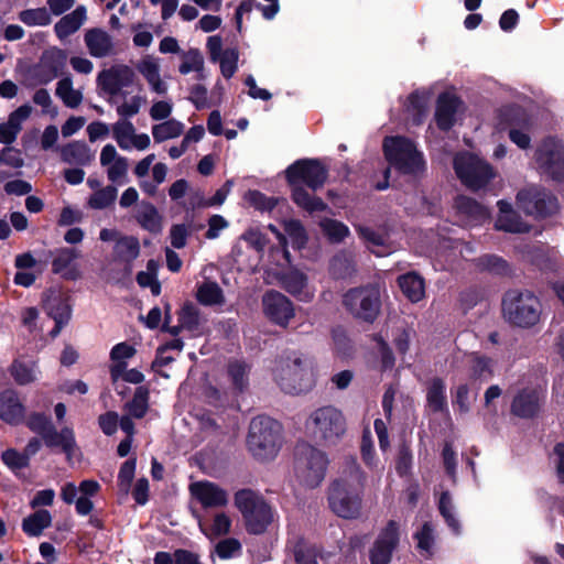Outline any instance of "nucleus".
<instances>
[{
	"instance_id": "1a4fd4ad",
	"label": "nucleus",
	"mask_w": 564,
	"mask_h": 564,
	"mask_svg": "<svg viewBox=\"0 0 564 564\" xmlns=\"http://www.w3.org/2000/svg\"><path fill=\"white\" fill-rule=\"evenodd\" d=\"M386 159L402 174L417 175L424 170L422 154L403 137H390L383 141Z\"/></svg>"
},
{
	"instance_id": "72a5a7b5",
	"label": "nucleus",
	"mask_w": 564,
	"mask_h": 564,
	"mask_svg": "<svg viewBox=\"0 0 564 564\" xmlns=\"http://www.w3.org/2000/svg\"><path fill=\"white\" fill-rule=\"evenodd\" d=\"M399 286L402 293L412 303L420 302L425 295V283L421 275L415 272H410L401 275L398 279Z\"/></svg>"
},
{
	"instance_id": "338daca9",
	"label": "nucleus",
	"mask_w": 564,
	"mask_h": 564,
	"mask_svg": "<svg viewBox=\"0 0 564 564\" xmlns=\"http://www.w3.org/2000/svg\"><path fill=\"white\" fill-rule=\"evenodd\" d=\"M248 202L258 209L271 210L278 203L274 197H268L258 191H250L247 194Z\"/></svg>"
},
{
	"instance_id": "f8f14e48",
	"label": "nucleus",
	"mask_w": 564,
	"mask_h": 564,
	"mask_svg": "<svg viewBox=\"0 0 564 564\" xmlns=\"http://www.w3.org/2000/svg\"><path fill=\"white\" fill-rule=\"evenodd\" d=\"M67 65L66 51L53 46L45 50L39 63L32 69V77L37 85H47L64 74Z\"/></svg>"
},
{
	"instance_id": "473e14b6",
	"label": "nucleus",
	"mask_w": 564,
	"mask_h": 564,
	"mask_svg": "<svg viewBox=\"0 0 564 564\" xmlns=\"http://www.w3.org/2000/svg\"><path fill=\"white\" fill-rule=\"evenodd\" d=\"M43 441L48 447H59L68 457L73 455L76 448L75 435L69 427H64L61 432H57L53 426Z\"/></svg>"
},
{
	"instance_id": "864d4df0",
	"label": "nucleus",
	"mask_w": 564,
	"mask_h": 564,
	"mask_svg": "<svg viewBox=\"0 0 564 564\" xmlns=\"http://www.w3.org/2000/svg\"><path fill=\"white\" fill-rule=\"evenodd\" d=\"M321 228L328 240L334 243L341 242L350 234L349 228L344 223L336 219H323L321 221Z\"/></svg>"
},
{
	"instance_id": "49530a36",
	"label": "nucleus",
	"mask_w": 564,
	"mask_h": 564,
	"mask_svg": "<svg viewBox=\"0 0 564 564\" xmlns=\"http://www.w3.org/2000/svg\"><path fill=\"white\" fill-rule=\"evenodd\" d=\"M80 257V252L74 248H62L57 250L56 256L52 262V269L55 273H61L68 279H74L75 275L66 272L73 261Z\"/></svg>"
},
{
	"instance_id": "58836bf2",
	"label": "nucleus",
	"mask_w": 564,
	"mask_h": 564,
	"mask_svg": "<svg viewBox=\"0 0 564 564\" xmlns=\"http://www.w3.org/2000/svg\"><path fill=\"white\" fill-rule=\"evenodd\" d=\"M47 315L59 324H67L70 319V305L58 294L50 296L44 305Z\"/></svg>"
},
{
	"instance_id": "7ed1b4c3",
	"label": "nucleus",
	"mask_w": 564,
	"mask_h": 564,
	"mask_svg": "<svg viewBox=\"0 0 564 564\" xmlns=\"http://www.w3.org/2000/svg\"><path fill=\"white\" fill-rule=\"evenodd\" d=\"M273 376L281 390L289 394L305 393L315 384L313 361L297 352L278 360Z\"/></svg>"
},
{
	"instance_id": "4d7b16f0",
	"label": "nucleus",
	"mask_w": 564,
	"mask_h": 564,
	"mask_svg": "<svg viewBox=\"0 0 564 564\" xmlns=\"http://www.w3.org/2000/svg\"><path fill=\"white\" fill-rule=\"evenodd\" d=\"M293 555L295 564H318L315 547L302 539L295 543Z\"/></svg>"
},
{
	"instance_id": "a878e982",
	"label": "nucleus",
	"mask_w": 564,
	"mask_h": 564,
	"mask_svg": "<svg viewBox=\"0 0 564 564\" xmlns=\"http://www.w3.org/2000/svg\"><path fill=\"white\" fill-rule=\"evenodd\" d=\"M25 410L18 394L12 390L0 393V419L9 424H19L23 421Z\"/></svg>"
},
{
	"instance_id": "13d9d810",
	"label": "nucleus",
	"mask_w": 564,
	"mask_h": 564,
	"mask_svg": "<svg viewBox=\"0 0 564 564\" xmlns=\"http://www.w3.org/2000/svg\"><path fill=\"white\" fill-rule=\"evenodd\" d=\"M470 371L474 378L488 380L492 376V360L487 357L473 355L470 357Z\"/></svg>"
},
{
	"instance_id": "603ef678",
	"label": "nucleus",
	"mask_w": 564,
	"mask_h": 564,
	"mask_svg": "<svg viewBox=\"0 0 564 564\" xmlns=\"http://www.w3.org/2000/svg\"><path fill=\"white\" fill-rule=\"evenodd\" d=\"M19 20L28 26H46L51 24L52 17L50 11L42 7L21 11Z\"/></svg>"
},
{
	"instance_id": "c85d7f7f",
	"label": "nucleus",
	"mask_w": 564,
	"mask_h": 564,
	"mask_svg": "<svg viewBox=\"0 0 564 564\" xmlns=\"http://www.w3.org/2000/svg\"><path fill=\"white\" fill-rule=\"evenodd\" d=\"M63 162L70 165H88L95 158V153L83 141H73L59 149Z\"/></svg>"
},
{
	"instance_id": "69168bd1",
	"label": "nucleus",
	"mask_w": 564,
	"mask_h": 564,
	"mask_svg": "<svg viewBox=\"0 0 564 564\" xmlns=\"http://www.w3.org/2000/svg\"><path fill=\"white\" fill-rule=\"evenodd\" d=\"M241 544L236 539H225L217 543L216 553L220 558H230L239 554Z\"/></svg>"
},
{
	"instance_id": "f3484780",
	"label": "nucleus",
	"mask_w": 564,
	"mask_h": 564,
	"mask_svg": "<svg viewBox=\"0 0 564 564\" xmlns=\"http://www.w3.org/2000/svg\"><path fill=\"white\" fill-rule=\"evenodd\" d=\"M263 312L274 324L286 327L294 317L293 303L278 291H268L262 297Z\"/></svg>"
},
{
	"instance_id": "6ab92c4d",
	"label": "nucleus",
	"mask_w": 564,
	"mask_h": 564,
	"mask_svg": "<svg viewBox=\"0 0 564 564\" xmlns=\"http://www.w3.org/2000/svg\"><path fill=\"white\" fill-rule=\"evenodd\" d=\"M134 73L127 65L116 64L101 70L97 76V85L110 96L118 95L122 88L133 83Z\"/></svg>"
},
{
	"instance_id": "a18cd8bd",
	"label": "nucleus",
	"mask_w": 564,
	"mask_h": 564,
	"mask_svg": "<svg viewBox=\"0 0 564 564\" xmlns=\"http://www.w3.org/2000/svg\"><path fill=\"white\" fill-rule=\"evenodd\" d=\"M118 195L117 187L113 185L104 186L94 192L87 200V206L91 209L101 210L110 207Z\"/></svg>"
},
{
	"instance_id": "2f4dec72",
	"label": "nucleus",
	"mask_w": 564,
	"mask_h": 564,
	"mask_svg": "<svg viewBox=\"0 0 564 564\" xmlns=\"http://www.w3.org/2000/svg\"><path fill=\"white\" fill-rule=\"evenodd\" d=\"M355 228L359 237L366 241L367 247L371 252L382 257L392 251V248L389 246V237L387 232H379L370 227L361 225H358Z\"/></svg>"
},
{
	"instance_id": "c756f323",
	"label": "nucleus",
	"mask_w": 564,
	"mask_h": 564,
	"mask_svg": "<svg viewBox=\"0 0 564 564\" xmlns=\"http://www.w3.org/2000/svg\"><path fill=\"white\" fill-rule=\"evenodd\" d=\"M140 254V242L134 236L123 235L117 243L113 245L112 257L115 261L121 262L130 270L131 263Z\"/></svg>"
},
{
	"instance_id": "2eb2a0df",
	"label": "nucleus",
	"mask_w": 564,
	"mask_h": 564,
	"mask_svg": "<svg viewBox=\"0 0 564 564\" xmlns=\"http://www.w3.org/2000/svg\"><path fill=\"white\" fill-rule=\"evenodd\" d=\"M544 399L545 393L541 388H523L514 394L510 411L520 419H532L541 411Z\"/></svg>"
},
{
	"instance_id": "09e8293b",
	"label": "nucleus",
	"mask_w": 564,
	"mask_h": 564,
	"mask_svg": "<svg viewBox=\"0 0 564 564\" xmlns=\"http://www.w3.org/2000/svg\"><path fill=\"white\" fill-rule=\"evenodd\" d=\"M149 408V390L144 387L135 389L133 399L126 404L128 414L134 419H142Z\"/></svg>"
},
{
	"instance_id": "6e6d98bb",
	"label": "nucleus",
	"mask_w": 564,
	"mask_h": 564,
	"mask_svg": "<svg viewBox=\"0 0 564 564\" xmlns=\"http://www.w3.org/2000/svg\"><path fill=\"white\" fill-rule=\"evenodd\" d=\"M199 527L202 531L205 533V535L208 536L209 539L218 538L229 533L231 528V520L226 513L219 512L215 514L213 522L208 529H205L202 523L199 524Z\"/></svg>"
},
{
	"instance_id": "9b49d317",
	"label": "nucleus",
	"mask_w": 564,
	"mask_h": 564,
	"mask_svg": "<svg viewBox=\"0 0 564 564\" xmlns=\"http://www.w3.org/2000/svg\"><path fill=\"white\" fill-rule=\"evenodd\" d=\"M454 167L460 181L471 189L486 186L495 176L491 166L470 153H459L454 159Z\"/></svg>"
},
{
	"instance_id": "393cba45",
	"label": "nucleus",
	"mask_w": 564,
	"mask_h": 564,
	"mask_svg": "<svg viewBox=\"0 0 564 564\" xmlns=\"http://www.w3.org/2000/svg\"><path fill=\"white\" fill-rule=\"evenodd\" d=\"M498 207L499 215L495 224L496 229L513 234L529 231L530 226L521 219L508 202L499 200Z\"/></svg>"
},
{
	"instance_id": "e2e57ef3",
	"label": "nucleus",
	"mask_w": 564,
	"mask_h": 564,
	"mask_svg": "<svg viewBox=\"0 0 564 564\" xmlns=\"http://www.w3.org/2000/svg\"><path fill=\"white\" fill-rule=\"evenodd\" d=\"M0 165L21 169L24 165L21 151L10 145L4 147L0 151Z\"/></svg>"
},
{
	"instance_id": "e433bc0d",
	"label": "nucleus",
	"mask_w": 564,
	"mask_h": 564,
	"mask_svg": "<svg viewBox=\"0 0 564 564\" xmlns=\"http://www.w3.org/2000/svg\"><path fill=\"white\" fill-rule=\"evenodd\" d=\"M446 386L441 378L431 380L426 391L427 406L433 412H443L447 409Z\"/></svg>"
},
{
	"instance_id": "c9c22d12",
	"label": "nucleus",
	"mask_w": 564,
	"mask_h": 564,
	"mask_svg": "<svg viewBox=\"0 0 564 564\" xmlns=\"http://www.w3.org/2000/svg\"><path fill=\"white\" fill-rule=\"evenodd\" d=\"M135 218L140 226L151 232L161 230V216L155 206L149 202H141L138 205Z\"/></svg>"
},
{
	"instance_id": "8fccbe9b",
	"label": "nucleus",
	"mask_w": 564,
	"mask_h": 564,
	"mask_svg": "<svg viewBox=\"0 0 564 564\" xmlns=\"http://www.w3.org/2000/svg\"><path fill=\"white\" fill-rule=\"evenodd\" d=\"M200 323L197 308L192 304H186L182 307L178 316V325L171 329L173 335H176L181 328L187 330L198 329Z\"/></svg>"
},
{
	"instance_id": "5fc2aeb1",
	"label": "nucleus",
	"mask_w": 564,
	"mask_h": 564,
	"mask_svg": "<svg viewBox=\"0 0 564 564\" xmlns=\"http://www.w3.org/2000/svg\"><path fill=\"white\" fill-rule=\"evenodd\" d=\"M197 299L205 305H216L224 302L223 291L216 282H205L197 291Z\"/></svg>"
},
{
	"instance_id": "4c0bfd02",
	"label": "nucleus",
	"mask_w": 564,
	"mask_h": 564,
	"mask_svg": "<svg viewBox=\"0 0 564 564\" xmlns=\"http://www.w3.org/2000/svg\"><path fill=\"white\" fill-rule=\"evenodd\" d=\"M55 95L68 108H77L83 101V94L80 90L75 89L73 86L72 77L65 76L56 84Z\"/></svg>"
},
{
	"instance_id": "cd10ccee",
	"label": "nucleus",
	"mask_w": 564,
	"mask_h": 564,
	"mask_svg": "<svg viewBox=\"0 0 564 564\" xmlns=\"http://www.w3.org/2000/svg\"><path fill=\"white\" fill-rule=\"evenodd\" d=\"M87 20V10L78 6L74 11L65 14L54 25V32L59 40H65L77 32Z\"/></svg>"
},
{
	"instance_id": "680f3d73",
	"label": "nucleus",
	"mask_w": 564,
	"mask_h": 564,
	"mask_svg": "<svg viewBox=\"0 0 564 564\" xmlns=\"http://www.w3.org/2000/svg\"><path fill=\"white\" fill-rule=\"evenodd\" d=\"M284 231L292 240V245L302 248L306 242V235L302 224L299 220H288L284 223Z\"/></svg>"
},
{
	"instance_id": "ddd939ff",
	"label": "nucleus",
	"mask_w": 564,
	"mask_h": 564,
	"mask_svg": "<svg viewBox=\"0 0 564 564\" xmlns=\"http://www.w3.org/2000/svg\"><path fill=\"white\" fill-rule=\"evenodd\" d=\"M519 207L528 215L546 217L557 210L556 198L539 187H528L517 195Z\"/></svg>"
},
{
	"instance_id": "423d86ee",
	"label": "nucleus",
	"mask_w": 564,
	"mask_h": 564,
	"mask_svg": "<svg viewBox=\"0 0 564 564\" xmlns=\"http://www.w3.org/2000/svg\"><path fill=\"white\" fill-rule=\"evenodd\" d=\"M329 459L325 452L307 443L295 448L294 473L299 482L306 488H316L325 479Z\"/></svg>"
},
{
	"instance_id": "4468645a",
	"label": "nucleus",
	"mask_w": 564,
	"mask_h": 564,
	"mask_svg": "<svg viewBox=\"0 0 564 564\" xmlns=\"http://www.w3.org/2000/svg\"><path fill=\"white\" fill-rule=\"evenodd\" d=\"M539 167L554 180L564 178V144L555 139L545 140L536 150Z\"/></svg>"
},
{
	"instance_id": "aec40b11",
	"label": "nucleus",
	"mask_w": 564,
	"mask_h": 564,
	"mask_svg": "<svg viewBox=\"0 0 564 564\" xmlns=\"http://www.w3.org/2000/svg\"><path fill=\"white\" fill-rule=\"evenodd\" d=\"M100 165L106 167L107 178L117 185L128 182V159L121 156L112 144H106L100 152Z\"/></svg>"
},
{
	"instance_id": "ea45409f",
	"label": "nucleus",
	"mask_w": 564,
	"mask_h": 564,
	"mask_svg": "<svg viewBox=\"0 0 564 564\" xmlns=\"http://www.w3.org/2000/svg\"><path fill=\"white\" fill-rule=\"evenodd\" d=\"M10 373L18 384L25 386L37 380L39 369L33 361L17 359L10 367Z\"/></svg>"
},
{
	"instance_id": "0eeeda50",
	"label": "nucleus",
	"mask_w": 564,
	"mask_h": 564,
	"mask_svg": "<svg viewBox=\"0 0 564 564\" xmlns=\"http://www.w3.org/2000/svg\"><path fill=\"white\" fill-rule=\"evenodd\" d=\"M502 312L510 324L529 328L540 322L542 304L532 292L509 291L502 300Z\"/></svg>"
},
{
	"instance_id": "412c9836",
	"label": "nucleus",
	"mask_w": 564,
	"mask_h": 564,
	"mask_svg": "<svg viewBox=\"0 0 564 564\" xmlns=\"http://www.w3.org/2000/svg\"><path fill=\"white\" fill-rule=\"evenodd\" d=\"M281 286L300 301L308 302L314 296V291L308 285L307 276L297 269H289L279 275Z\"/></svg>"
},
{
	"instance_id": "dca6fc26",
	"label": "nucleus",
	"mask_w": 564,
	"mask_h": 564,
	"mask_svg": "<svg viewBox=\"0 0 564 564\" xmlns=\"http://www.w3.org/2000/svg\"><path fill=\"white\" fill-rule=\"evenodd\" d=\"M189 494L204 509L224 508L229 502L227 490L209 480H198L189 485Z\"/></svg>"
},
{
	"instance_id": "7c9ffc66",
	"label": "nucleus",
	"mask_w": 564,
	"mask_h": 564,
	"mask_svg": "<svg viewBox=\"0 0 564 564\" xmlns=\"http://www.w3.org/2000/svg\"><path fill=\"white\" fill-rule=\"evenodd\" d=\"M458 105L459 100L453 95L442 94L438 97L435 118L442 130H448L454 124Z\"/></svg>"
},
{
	"instance_id": "5701e85b",
	"label": "nucleus",
	"mask_w": 564,
	"mask_h": 564,
	"mask_svg": "<svg viewBox=\"0 0 564 564\" xmlns=\"http://www.w3.org/2000/svg\"><path fill=\"white\" fill-rule=\"evenodd\" d=\"M31 112L32 107L28 104L11 112L8 120L0 123V143L11 145L22 130L23 121L31 116Z\"/></svg>"
},
{
	"instance_id": "774afa93",
	"label": "nucleus",
	"mask_w": 564,
	"mask_h": 564,
	"mask_svg": "<svg viewBox=\"0 0 564 564\" xmlns=\"http://www.w3.org/2000/svg\"><path fill=\"white\" fill-rule=\"evenodd\" d=\"M135 471V459L126 460L119 470L118 482L123 491H128L131 485V481L134 477Z\"/></svg>"
},
{
	"instance_id": "de8ad7c7",
	"label": "nucleus",
	"mask_w": 564,
	"mask_h": 564,
	"mask_svg": "<svg viewBox=\"0 0 564 564\" xmlns=\"http://www.w3.org/2000/svg\"><path fill=\"white\" fill-rule=\"evenodd\" d=\"M438 510L441 516L444 518L448 528L455 533H460L459 520L455 517V507L453 503L452 496L448 491H444L438 500Z\"/></svg>"
},
{
	"instance_id": "a19ab883",
	"label": "nucleus",
	"mask_w": 564,
	"mask_h": 564,
	"mask_svg": "<svg viewBox=\"0 0 564 564\" xmlns=\"http://www.w3.org/2000/svg\"><path fill=\"white\" fill-rule=\"evenodd\" d=\"M52 516L50 511L41 509L25 518L22 522L23 531L30 536H39L43 530L51 527Z\"/></svg>"
},
{
	"instance_id": "b1692460",
	"label": "nucleus",
	"mask_w": 564,
	"mask_h": 564,
	"mask_svg": "<svg viewBox=\"0 0 564 564\" xmlns=\"http://www.w3.org/2000/svg\"><path fill=\"white\" fill-rule=\"evenodd\" d=\"M455 208L462 220L469 226L482 224L489 217V213L475 199L467 196H459L455 200Z\"/></svg>"
},
{
	"instance_id": "4be33fe9",
	"label": "nucleus",
	"mask_w": 564,
	"mask_h": 564,
	"mask_svg": "<svg viewBox=\"0 0 564 564\" xmlns=\"http://www.w3.org/2000/svg\"><path fill=\"white\" fill-rule=\"evenodd\" d=\"M85 45L93 57L102 58L115 53L112 36L102 29L94 28L84 35Z\"/></svg>"
},
{
	"instance_id": "39448f33",
	"label": "nucleus",
	"mask_w": 564,
	"mask_h": 564,
	"mask_svg": "<svg viewBox=\"0 0 564 564\" xmlns=\"http://www.w3.org/2000/svg\"><path fill=\"white\" fill-rule=\"evenodd\" d=\"M281 425L268 416H257L249 425L247 444L252 455L260 460L273 459L281 447Z\"/></svg>"
},
{
	"instance_id": "bb28decb",
	"label": "nucleus",
	"mask_w": 564,
	"mask_h": 564,
	"mask_svg": "<svg viewBox=\"0 0 564 564\" xmlns=\"http://www.w3.org/2000/svg\"><path fill=\"white\" fill-rule=\"evenodd\" d=\"M138 72L145 78L152 91L164 95L167 91V85L161 79L160 63L153 55H145L137 64Z\"/></svg>"
},
{
	"instance_id": "6e6552de",
	"label": "nucleus",
	"mask_w": 564,
	"mask_h": 564,
	"mask_svg": "<svg viewBox=\"0 0 564 564\" xmlns=\"http://www.w3.org/2000/svg\"><path fill=\"white\" fill-rule=\"evenodd\" d=\"M234 500L246 521L248 532L263 533L273 520V511L263 497L251 489H241L235 494Z\"/></svg>"
},
{
	"instance_id": "0e129e2a",
	"label": "nucleus",
	"mask_w": 564,
	"mask_h": 564,
	"mask_svg": "<svg viewBox=\"0 0 564 564\" xmlns=\"http://www.w3.org/2000/svg\"><path fill=\"white\" fill-rule=\"evenodd\" d=\"M153 261L148 262V271H141L137 274V282L141 288H150L151 293L158 296L161 293V284L156 280L155 274L150 271Z\"/></svg>"
},
{
	"instance_id": "79ce46f5",
	"label": "nucleus",
	"mask_w": 564,
	"mask_h": 564,
	"mask_svg": "<svg viewBox=\"0 0 564 564\" xmlns=\"http://www.w3.org/2000/svg\"><path fill=\"white\" fill-rule=\"evenodd\" d=\"M182 63L178 67L181 74L197 73V78L204 77V57L198 48H189L181 54Z\"/></svg>"
},
{
	"instance_id": "f257e3e1",
	"label": "nucleus",
	"mask_w": 564,
	"mask_h": 564,
	"mask_svg": "<svg viewBox=\"0 0 564 564\" xmlns=\"http://www.w3.org/2000/svg\"><path fill=\"white\" fill-rule=\"evenodd\" d=\"M365 481L366 475L357 460L346 458L341 475L332 482L328 492L329 506L337 516L351 519L359 514Z\"/></svg>"
},
{
	"instance_id": "bf43d9fd",
	"label": "nucleus",
	"mask_w": 564,
	"mask_h": 564,
	"mask_svg": "<svg viewBox=\"0 0 564 564\" xmlns=\"http://www.w3.org/2000/svg\"><path fill=\"white\" fill-rule=\"evenodd\" d=\"M248 366L242 361H234L228 366V373L231 378L232 384L239 389L243 390L248 384Z\"/></svg>"
},
{
	"instance_id": "052dcab7",
	"label": "nucleus",
	"mask_w": 564,
	"mask_h": 564,
	"mask_svg": "<svg viewBox=\"0 0 564 564\" xmlns=\"http://www.w3.org/2000/svg\"><path fill=\"white\" fill-rule=\"evenodd\" d=\"M220 70L224 77L230 78L237 70L238 52L235 48H227L218 57Z\"/></svg>"
},
{
	"instance_id": "9d476101",
	"label": "nucleus",
	"mask_w": 564,
	"mask_h": 564,
	"mask_svg": "<svg viewBox=\"0 0 564 564\" xmlns=\"http://www.w3.org/2000/svg\"><path fill=\"white\" fill-rule=\"evenodd\" d=\"M343 304L357 318L373 322L380 311V292L375 285L350 289L345 293Z\"/></svg>"
},
{
	"instance_id": "a211bd4d",
	"label": "nucleus",
	"mask_w": 564,
	"mask_h": 564,
	"mask_svg": "<svg viewBox=\"0 0 564 564\" xmlns=\"http://www.w3.org/2000/svg\"><path fill=\"white\" fill-rule=\"evenodd\" d=\"M399 543V525L390 520L379 533L371 551V564H389Z\"/></svg>"
},
{
	"instance_id": "3c124183",
	"label": "nucleus",
	"mask_w": 564,
	"mask_h": 564,
	"mask_svg": "<svg viewBox=\"0 0 564 564\" xmlns=\"http://www.w3.org/2000/svg\"><path fill=\"white\" fill-rule=\"evenodd\" d=\"M135 133L132 122L121 119L112 126V137L122 150L131 149V141Z\"/></svg>"
},
{
	"instance_id": "c03bdc74",
	"label": "nucleus",
	"mask_w": 564,
	"mask_h": 564,
	"mask_svg": "<svg viewBox=\"0 0 564 564\" xmlns=\"http://www.w3.org/2000/svg\"><path fill=\"white\" fill-rule=\"evenodd\" d=\"M414 539L421 554L431 557L435 543V525L431 521L424 522L421 529L414 533Z\"/></svg>"
},
{
	"instance_id": "20e7f679",
	"label": "nucleus",
	"mask_w": 564,
	"mask_h": 564,
	"mask_svg": "<svg viewBox=\"0 0 564 564\" xmlns=\"http://www.w3.org/2000/svg\"><path fill=\"white\" fill-rule=\"evenodd\" d=\"M306 429L317 443L330 446L336 445L343 438L347 423L339 409L334 405H324L310 414Z\"/></svg>"
},
{
	"instance_id": "f704fd0d",
	"label": "nucleus",
	"mask_w": 564,
	"mask_h": 564,
	"mask_svg": "<svg viewBox=\"0 0 564 564\" xmlns=\"http://www.w3.org/2000/svg\"><path fill=\"white\" fill-rule=\"evenodd\" d=\"M330 274L336 279H346L355 272V254L349 250H341L330 260Z\"/></svg>"
},
{
	"instance_id": "f03ea898",
	"label": "nucleus",
	"mask_w": 564,
	"mask_h": 564,
	"mask_svg": "<svg viewBox=\"0 0 564 564\" xmlns=\"http://www.w3.org/2000/svg\"><path fill=\"white\" fill-rule=\"evenodd\" d=\"M285 174L292 187V198L297 206L310 213L326 209L327 206L321 198L303 187L305 184L312 191H316L326 182L327 170L318 160H299L286 169Z\"/></svg>"
},
{
	"instance_id": "37998d69",
	"label": "nucleus",
	"mask_w": 564,
	"mask_h": 564,
	"mask_svg": "<svg viewBox=\"0 0 564 564\" xmlns=\"http://www.w3.org/2000/svg\"><path fill=\"white\" fill-rule=\"evenodd\" d=\"M184 131V124L175 119L165 120L152 127V135L155 142L161 143L169 139L180 137Z\"/></svg>"
}]
</instances>
